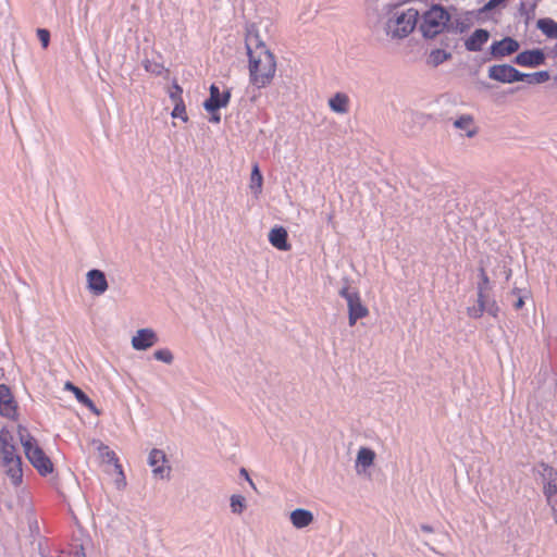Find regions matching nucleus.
<instances>
[{
  "mask_svg": "<svg viewBox=\"0 0 557 557\" xmlns=\"http://www.w3.org/2000/svg\"><path fill=\"white\" fill-rule=\"evenodd\" d=\"M252 38L246 41L247 54L249 59V81L257 88L269 86L276 72V61L274 54L268 49L264 42Z\"/></svg>",
  "mask_w": 557,
  "mask_h": 557,
  "instance_id": "1",
  "label": "nucleus"
},
{
  "mask_svg": "<svg viewBox=\"0 0 557 557\" xmlns=\"http://www.w3.org/2000/svg\"><path fill=\"white\" fill-rule=\"evenodd\" d=\"M17 436L26 458L37 472L42 476H47L52 473L53 463L51 459L47 456L38 441L28 432V430L24 426H18Z\"/></svg>",
  "mask_w": 557,
  "mask_h": 557,
  "instance_id": "2",
  "label": "nucleus"
},
{
  "mask_svg": "<svg viewBox=\"0 0 557 557\" xmlns=\"http://www.w3.org/2000/svg\"><path fill=\"white\" fill-rule=\"evenodd\" d=\"M419 13L416 9L395 10L385 23L386 35L391 38L401 39L413 32L418 23Z\"/></svg>",
  "mask_w": 557,
  "mask_h": 557,
  "instance_id": "3",
  "label": "nucleus"
},
{
  "mask_svg": "<svg viewBox=\"0 0 557 557\" xmlns=\"http://www.w3.org/2000/svg\"><path fill=\"white\" fill-rule=\"evenodd\" d=\"M449 21L448 11L440 4H434L422 14L419 28L423 37L434 38L446 29Z\"/></svg>",
  "mask_w": 557,
  "mask_h": 557,
  "instance_id": "4",
  "label": "nucleus"
},
{
  "mask_svg": "<svg viewBox=\"0 0 557 557\" xmlns=\"http://www.w3.org/2000/svg\"><path fill=\"white\" fill-rule=\"evenodd\" d=\"M1 468L14 486H18L23 481L22 458L17 454L16 447L5 438L1 440Z\"/></svg>",
  "mask_w": 557,
  "mask_h": 557,
  "instance_id": "5",
  "label": "nucleus"
},
{
  "mask_svg": "<svg viewBox=\"0 0 557 557\" xmlns=\"http://www.w3.org/2000/svg\"><path fill=\"white\" fill-rule=\"evenodd\" d=\"M339 296L347 301L348 322L350 326H354L358 320L368 317L369 310L362 304L358 290L350 289L349 286H344L339 290Z\"/></svg>",
  "mask_w": 557,
  "mask_h": 557,
  "instance_id": "6",
  "label": "nucleus"
},
{
  "mask_svg": "<svg viewBox=\"0 0 557 557\" xmlns=\"http://www.w3.org/2000/svg\"><path fill=\"white\" fill-rule=\"evenodd\" d=\"M148 465L152 468L156 478L168 479L171 473V466L166 454L162 449L153 448L148 456Z\"/></svg>",
  "mask_w": 557,
  "mask_h": 557,
  "instance_id": "7",
  "label": "nucleus"
},
{
  "mask_svg": "<svg viewBox=\"0 0 557 557\" xmlns=\"http://www.w3.org/2000/svg\"><path fill=\"white\" fill-rule=\"evenodd\" d=\"M488 77L491 79L506 84L523 81L522 73L508 64H497L491 66L488 69Z\"/></svg>",
  "mask_w": 557,
  "mask_h": 557,
  "instance_id": "8",
  "label": "nucleus"
},
{
  "mask_svg": "<svg viewBox=\"0 0 557 557\" xmlns=\"http://www.w3.org/2000/svg\"><path fill=\"white\" fill-rule=\"evenodd\" d=\"M210 96L203 102V108L207 112L219 111L222 108H226L231 100V89H226L223 92L220 91V88L212 84L210 86Z\"/></svg>",
  "mask_w": 557,
  "mask_h": 557,
  "instance_id": "9",
  "label": "nucleus"
},
{
  "mask_svg": "<svg viewBox=\"0 0 557 557\" xmlns=\"http://www.w3.org/2000/svg\"><path fill=\"white\" fill-rule=\"evenodd\" d=\"M86 284L88 292L94 296H101L109 288L104 272L98 269L89 270L86 273Z\"/></svg>",
  "mask_w": 557,
  "mask_h": 557,
  "instance_id": "10",
  "label": "nucleus"
},
{
  "mask_svg": "<svg viewBox=\"0 0 557 557\" xmlns=\"http://www.w3.org/2000/svg\"><path fill=\"white\" fill-rule=\"evenodd\" d=\"M159 342L158 334L150 327L138 330L132 337V347L143 351L153 347Z\"/></svg>",
  "mask_w": 557,
  "mask_h": 557,
  "instance_id": "11",
  "label": "nucleus"
},
{
  "mask_svg": "<svg viewBox=\"0 0 557 557\" xmlns=\"http://www.w3.org/2000/svg\"><path fill=\"white\" fill-rule=\"evenodd\" d=\"M533 472L541 479L543 484V492L548 491V487H557V469L547 462L540 461L533 467Z\"/></svg>",
  "mask_w": 557,
  "mask_h": 557,
  "instance_id": "12",
  "label": "nucleus"
},
{
  "mask_svg": "<svg viewBox=\"0 0 557 557\" xmlns=\"http://www.w3.org/2000/svg\"><path fill=\"white\" fill-rule=\"evenodd\" d=\"M453 125L457 131H459L461 137L469 139L474 138L480 132V127L471 114L459 115L454 121Z\"/></svg>",
  "mask_w": 557,
  "mask_h": 557,
  "instance_id": "13",
  "label": "nucleus"
},
{
  "mask_svg": "<svg viewBox=\"0 0 557 557\" xmlns=\"http://www.w3.org/2000/svg\"><path fill=\"white\" fill-rule=\"evenodd\" d=\"M545 54L541 49L525 50L515 58V63L520 66L535 67L544 64Z\"/></svg>",
  "mask_w": 557,
  "mask_h": 557,
  "instance_id": "14",
  "label": "nucleus"
},
{
  "mask_svg": "<svg viewBox=\"0 0 557 557\" xmlns=\"http://www.w3.org/2000/svg\"><path fill=\"white\" fill-rule=\"evenodd\" d=\"M16 413V403L11 389L5 384H0V414L13 418Z\"/></svg>",
  "mask_w": 557,
  "mask_h": 557,
  "instance_id": "15",
  "label": "nucleus"
},
{
  "mask_svg": "<svg viewBox=\"0 0 557 557\" xmlns=\"http://www.w3.org/2000/svg\"><path fill=\"white\" fill-rule=\"evenodd\" d=\"M327 106L332 112L345 115L350 111L351 100L346 92L337 91L329 98Z\"/></svg>",
  "mask_w": 557,
  "mask_h": 557,
  "instance_id": "16",
  "label": "nucleus"
},
{
  "mask_svg": "<svg viewBox=\"0 0 557 557\" xmlns=\"http://www.w3.org/2000/svg\"><path fill=\"white\" fill-rule=\"evenodd\" d=\"M519 49V44L517 40L506 37L499 41H495L491 46V54L494 58H503L506 55H510L515 53Z\"/></svg>",
  "mask_w": 557,
  "mask_h": 557,
  "instance_id": "17",
  "label": "nucleus"
},
{
  "mask_svg": "<svg viewBox=\"0 0 557 557\" xmlns=\"http://www.w3.org/2000/svg\"><path fill=\"white\" fill-rule=\"evenodd\" d=\"M375 457L376 454L373 449L360 447L355 461L356 472L358 474L366 473L367 469L374 465Z\"/></svg>",
  "mask_w": 557,
  "mask_h": 557,
  "instance_id": "18",
  "label": "nucleus"
},
{
  "mask_svg": "<svg viewBox=\"0 0 557 557\" xmlns=\"http://www.w3.org/2000/svg\"><path fill=\"white\" fill-rule=\"evenodd\" d=\"M268 238L270 244L278 250L288 251L292 248V245L288 243L287 231L283 226L273 227Z\"/></svg>",
  "mask_w": 557,
  "mask_h": 557,
  "instance_id": "19",
  "label": "nucleus"
},
{
  "mask_svg": "<svg viewBox=\"0 0 557 557\" xmlns=\"http://www.w3.org/2000/svg\"><path fill=\"white\" fill-rule=\"evenodd\" d=\"M490 33L485 29H475L465 41V47L468 51H481L483 46L487 42Z\"/></svg>",
  "mask_w": 557,
  "mask_h": 557,
  "instance_id": "20",
  "label": "nucleus"
},
{
  "mask_svg": "<svg viewBox=\"0 0 557 557\" xmlns=\"http://www.w3.org/2000/svg\"><path fill=\"white\" fill-rule=\"evenodd\" d=\"M289 520L294 528L304 529L313 522L314 517L310 510L298 508L290 512Z\"/></svg>",
  "mask_w": 557,
  "mask_h": 557,
  "instance_id": "21",
  "label": "nucleus"
},
{
  "mask_svg": "<svg viewBox=\"0 0 557 557\" xmlns=\"http://www.w3.org/2000/svg\"><path fill=\"white\" fill-rule=\"evenodd\" d=\"M59 557H86L83 543L78 540L73 541L60 550Z\"/></svg>",
  "mask_w": 557,
  "mask_h": 557,
  "instance_id": "22",
  "label": "nucleus"
},
{
  "mask_svg": "<svg viewBox=\"0 0 557 557\" xmlns=\"http://www.w3.org/2000/svg\"><path fill=\"white\" fill-rule=\"evenodd\" d=\"M64 388L66 391H71L75 395L78 403H81L82 405L91 410H95V405L92 400L81 388H78L71 382H66Z\"/></svg>",
  "mask_w": 557,
  "mask_h": 557,
  "instance_id": "23",
  "label": "nucleus"
},
{
  "mask_svg": "<svg viewBox=\"0 0 557 557\" xmlns=\"http://www.w3.org/2000/svg\"><path fill=\"white\" fill-rule=\"evenodd\" d=\"M537 28L548 38H557V23L552 18H540Z\"/></svg>",
  "mask_w": 557,
  "mask_h": 557,
  "instance_id": "24",
  "label": "nucleus"
},
{
  "mask_svg": "<svg viewBox=\"0 0 557 557\" xmlns=\"http://www.w3.org/2000/svg\"><path fill=\"white\" fill-rule=\"evenodd\" d=\"M451 53L443 50V49H434L430 52L428 57V64L432 66H438L440 64H443L444 62L451 59Z\"/></svg>",
  "mask_w": 557,
  "mask_h": 557,
  "instance_id": "25",
  "label": "nucleus"
},
{
  "mask_svg": "<svg viewBox=\"0 0 557 557\" xmlns=\"http://www.w3.org/2000/svg\"><path fill=\"white\" fill-rule=\"evenodd\" d=\"M263 185V176L260 172L258 164L252 166V171L250 174V189L255 194V196H259L262 191Z\"/></svg>",
  "mask_w": 557,
  "mask_h": 557,
  "instance_id": "26",
  "label": "nucleus"
},
{
  "mask_svg": "<svg viewBox=\"0 0 557 557\" xmlns=\"http://www.w3.org/2000/svg\"><path fill=\"white\" fill-rule=\"evenodd\" d=\"M98 450H99L100 456L104 460H107L109 462H113L115 468H116V470H119V472L121 474H123L122 466L119 463V459H117L115 453L112 449H110L109 446H107V445H104L102 443H99L98 444Z\"/></svg>",
  "mask_w": 557,
  "mask_h": 557,
  "instance_id": "27",
  "label": "nucleus"
},
{
  "mask_svg": "<svg viewBox=\"0 0 557 557\" xmlns=\"http://www.w3.org/2000/svg\"><path fill=\"white\" fill-rule=\"evenodd\" d=\"M231 511L235 515H242L247 507L246 498L243 495L234 494L230 497Z\"/></svg>",
  "mask_w": 557,
  "mask_h": 557,
  "instance_id": "28",
  "label": "nucleus"
},
{
  "mask_svg": "<svg viewBox=\"0 0 557 557\" xmlns=\"http://www.w3.org/2000/svg\"><path fill=\"white\" fill-rule=\"evenodd\" d=\"M547 505L553 511L554 520L557 523V486L554 488L548 487V491H544Z\"/></svg>",
  "mask_w": 557,
  "mask_h": 557,
  "instance_id": "29",
  "label": "nucleus"
},
{
  "mask_svg": "<svg viewBox=\"0 0 557 557\" xmlns=\"http://www.w3.org/2000/svg\"><path fill=\"white\" fill-rule=\"evenodd\" d=\"M523 81H527L529 84H542L549 79V73L547 71H541L533 74H524L522 73Z\"/></svg>",
  "mask_w": 557,
  "mask_h": 557,
  "instance_id": "30",
  "label": "nucleus"
},
{
  "mask_svg": "<svg viewBox=\"0 0 557 557\" xmlns=\"http://www.w3.org/2000/svg\"><path fill=\"white\" fill-rule=\"evenodd\" d=\"M168 94H169V98L171 99L173 106L176 104V103L184 102V99H183V88L177 83H174L170 87Z\"/></svg>",
  "mask_w": 557,
  "mask_h": 557,
  "instance_id": "31",
  "label": "nucleus"
},
{
  "mask_svg": "<svg viewBox=\"0 0 557 557\" xmlns=\"http://www.w3.org/2000/svg\"><path fill=\"white\" fill-rule=\"evenodd\" d=\"M153 358L158 361L171 364L174 360V356L169 348H161L153 352Z\"/></svg>",
  "mask_w": 557,
  "mask_h": 557,
  "instance_id": "32",
  "label": "nucleus"
},
{
  "mask_svg": "<svg viewBox=\"0 0 557 557\" xmlns=\"http://www.w3.org/2000/svg\"><path fill=\"white\" fill-rule=\"evenodd\" d=\"M171 115L174 119H181L183 122H187L188 115L185 102L174 104Z\"/></svg>",
  "mask_w": 557,
  "mask_h": 557,
  "instance_id": "33",
  "label": "nucleus"
},
{
  "mask_svg": "<svg viewBox=\"0 0 557 557\" xmlns=\"http://www.w3.org/2000/svg\"><path fill=\"white\" fill-rule=\"evenodd\" d=\"M144 67L147 72L157 76L162 75V73L164 72V66L162 64L157 62H150L148 60L144 62Z\"/></svg>",
  "mask_w": 557,
  "mask_h": 557,
  "instance_id": "34",
  "label": "nucleus"
},
{
  "mask_svg": "<svg viewBox=\"0 0 557 557\" xmlns=\"http://www.w3.org/2000/svg\"><path fill=\"white\" fill-rule=\"evenodd\" d=\"M37 37H38L39 41L41 42L42 48L44 49L48 48L49 42H50V33H49V30H47L45 28H38L37 29Z\"/></svg>",
  "mask_w": 557,
  "mask_h": 557,
  "instance_id": "35",
  "label": "nucleus"
},
{
  "mask_svg": "<svg viewBox=\"0 0 557 557\" xmlns=\"http://www.w3.org/2000/svg\"><path fill=\"white\" fill-rule=\"evenodd\" d=\"M485 312V307H479V306H475V307H472V308H468V314L469 317L471 318H474V319H478L480 317H482V314Z\"/></svg>",
  "mask_w": 557,
  "mask_h": 557,
  "instance_id": "36",
  "label": "nucleus"
},
{
  "mask_svg": "<svg viewBox=\"0 0 557 557\" xmlns=\"http://www.w3.org/2000/svg\"><path fill=\"white\" fill-rule=\"evenodd\" d=\"M488 302L486 301L485 290L482 285L478 287V306L486 307Z\"/></svg>",
  "mask_w": 557,
  "mask_h": 557,
  "instance_id": "37",
  "label": "nucleus"
},
{
  "mask_svg": "<svg viewBox=\"0 0 557 557\" xmlns=\"http://www.w3.org/2000/svg\"><path fill=\"white\" fill-rule=\"evenodd\" d=\"M498 311H499V308L494 300L488 302L485 307V312H487L488 314H491L493 317H497Z\"/></svg>",
  "mask_w": 557,
  "mask_h": 557,
  "instance_id": "38",
  "label": "nucleus"
},
{
  "mask_svg": "<svg viewBox=\"0 0 557 557\" xmlns=\"http://www.w3.org/2000/svg\"><path fill=\"white\" fill-rule=\"evenodd\" d=\"M480 277H481V283L479 285H482L484 290H486V288L490 284V278L484 269L480 270Z\"/></svg>",
  "mask_w": 557,
  "mask_h": 557,
  "instance_id": "39",
  "label": "nucleus"
},
{
  "mask_svg": "<svg viewBox=\"0 0 557 557\" xmlns=\"http://www.w3.org/2000/svg\"><path fill=\"white\" fill-rule=\"evenodd\" d=\"M209 113L211 114L210 122L215 123V124L220 123L221 115H220L219 111L209 112Z\"/></svg>",
  "mask_w": 557,
  "mask_h": 557,
  "instance_id": "40",
  "label": "nucleus"
},
{
  "mask_svg": "<svg viewBox=\"0 0 557 557\" xmlns=\"http://www.w3.org/2000/svg\"><path fill=\"white\" fill-rule=\"evenodd\" d=\"M523 306H524V300H523V298H522V297H519V298L517 299V301L515 302L513 308H515L516 310H520Z\"/></svg>",
  "mask_w": 557,
  "mask_h": 557,
  "instance_id": "41",
  "label": "nucleus"
},
{
  "mask_svg": "<svg viewBox=\"0 0 557 557\" xmlns=\"http://www.w3.org/2000/svg\"><path fill=\"white\" fill-rule=\"evenodd\" d=\"M420 529H421V531H423L425 533H433L434 532L433 527H431L429 524H421Z\"/></svg>",
  "mask_w": 557,
  "mask_h": 557,
  "instance_id": "42",
  "label": "nucleus"
},
{
  "mask_svg": "<svg viewBox=\"0 0 557 557\" xmlns=\"http://www.w3.org/2000/svg\"><path fill=\"white\" fill-rule=\"evenodd\" d=\"M511 274H512V271L510 268H505V276H506V281H509L510 277H511Z\"/></svg>",
  "mask_w": 557,
  "mask_h": 557,
  "instance_id": "43",
  "label": "nucleus"
},
{
  "mask_svg": "<svg viewBox=\"0 0 557 557\" xmlns=\"http://www.w3.org/2000/svg\"><path fill=\"white\" fill-rule=\"evenodd\" d=\"M518 292H519V289H518V288L512 289V293H513V294H518Z\"/></svg>",
  "mask_w": 557,
  "mask_h": 557,
  "instance_id": "44",
  "label": "nucleus"
}]
</instances>
